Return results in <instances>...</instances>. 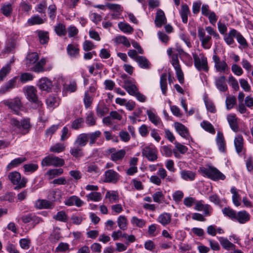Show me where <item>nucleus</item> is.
I'll return each instance as SVG.
<instances>
[{
	"instance_id": "c03bdc74",
	"label": "nucleus",
	"mask_w": 253,
	"mask_h": 253,
	"mask_svg": "<svg viewBox=\"0 0 253 253\" xmlns=\"http://www.w3.org/2000/svg\"><path fill=\"white\" fill-rule=\"evenodd\" d=\"M70 153L71 155L76 158L82 157L84 155L82 149L78 146L75 145V146L71 147Z\"/></svg>"
},
{
	"instance_id": "4be33fe9",
	"label": "nucleus",
	"mask_w": 253,
	"mask_h": 253,
	"mask_svg": "<svg viewBox=\"0 0 253 253\" xmlns=\"http://www.w3.org/2000/svg\"><path fill=\"white\" fill-rule=\"evenodd\" d=\"M65 205L68 206H76L77 207H82L84 203L78 196L73 195L67 198L64 202Z\"/></svg>"
},
{
	"instance_id": "4468645a",
	"label": "nucleus",
	"mask_w": 253,
	"mask_h": 253,
	"mask_svg": "<svg viewBox=\"0 0 253 253\" xmlns=\"http://www.w3.org/2000/svg\"><path fill=\"white\" fill-rule=\"evenodd\" d=\"M147 115L149 120L153 123L155 126L160 128H163L164 126L160 118L158 115L154 112L153 109L148 110L146 111Z\"/></svg>"
},
{
	"instance_id": "4c0bfd02",
	"label": "nucleus",
	"mask_w": 253,
	"mask_h": 253,
	"mask_svg": "<svg viewBox=\"0 0 253 253\" xmlns=\"http://www.w3.org/2000/svg\"><path fill=\"white\" fill-rule=\"evenodd\" d=\"M117 224L119 228L122 230H126L127 228L128 221L125 215H120L117 218Z\"/></svg>"
},
{
	"instance_id": "bf43d9fd",
	"label": "nucleus",
	"mask_w": 253,
	"mask_h": 253,
	"mask_svg": "<svg viewBox=\"0 0 253 253\" xmlns=\"http://www.w3.org/2000/svg\"><path fill=\"white\" fill-rule=\"evenodd\" d=\"M235 38L240 45L243 48L248 46V42L245 38L241 35V34L236 30Z\"/></svg>"
},
{
	"instance_id": "c85d7f7f",
	"label": "nucleus",
	"mask_w": 253,
	"mask_h": 253,
	"mask_svg": "<svg viewBox=\"0 0 253 253\" xmlns=\"http://www.w3.org/2000/svg\"><path fill=\"white\" fill-rule=\"evenodd\" d=\"M124 88L130 95L132 96L135 94L136 92L138 91V89L134 83L131 80L128 79L125 80Z\"/></svg>"
},
{
	"instance_id": "603ef678",
	"label": "nucleus",
	"mask_w": 253,
	"mask_h": 253,
	"mask_svg": "<svg viewBox=\"0 0 253 253\" xmlns=\"http://www.w3.org/2000/svg\"><path fill=\"white\" fill-rule=\"evenodd\" d=\"M160 83L162 93L164 95H166L167 90V82L166 74L164 73L161 75L160 77Z\"/></svg>"
},
{
	"instance_id": "2eb2a0df",
	"label": "nucleus",
	"mask_w": 253,
	"mask_h": 253,
	"mask_svg": "<svg viewBox=\"0 0 253 253\" xmlns=\"http://www.w3.org/2000/svg\"><path fill=\"white\" fill-rule=\"evenodd\" d=\"M24 94L27 100L30 102L38 99L37 90L33 86H28L24 88Z\"/></svg>"
},
{
	"instance_id": "473e14b6",
	"label": "nucleus",
	"mask_w": 253,
	"mask_h": 253,
	"mask_svg": "<svg viewBox=\"0 0 253 253\" xmlns=\"http://www.w3.org/2000/svg\"><path fill=\"white\" fill-rule=\"evenodd\" d=\"M236 33V30L231 29L228 34H224L223 39L228 45H230L234 43V38H235Z\"/></svg>"
},
{
	"instance_id": "f257e3e1",
	"label": "nucleus",
	"mask_w": 253,
	"mask_h": 253,
	"mask_svg": "<svg viewBox=\"0 0 253 253\" xmlns=\"http://www.w3.org/2000/svg\"><path fill=\"white\" fill-rule=\"evenodd\" d=\"M10 124L17 128L18 131L22 134H26L28 133L31 126L30 120L29 118H24L20 122L15 118H11Z\"/></svg>"
},
{
	"instance_id": "393cba45",
	"label": "nucleus",
	"mask_w": 253,
	"mask_h": 253,
	"mask_svg": "<svg viewBox=\"0 0 253 253\" xmlns=\"http://www.w3.org/2000/svg\"><path fill=\"white\" fill-rule=\"evenodd\" d=\"M174 126L176 132L182 137L188 138L189 136V133L187 128L183 124L180 123H175Z\"/></svg>"
},
{
	"instance_id": "f3484780",
	"label": "nucleus",
	"mask_w": 253,
	"mask_h": 253,
	"mask_svg": "<svg viewBox=\"0 0 253 253\" xmlns=\"http://www.w3.org/2000/svg\"><path fill=\"white\" fill-rule=\"evenodd\" d=\"M104 176V181L107 183H116L119 179V174L113 169L106 170Z\"/></svg>"
},
{
	"instance_id": "6e6552de",
	"label": "nucleus",
	"mask_w": 253,
	"mask_h": 253,
	"mask_svg": "<svg viewBox=\"0 0 253 253\" xmlns=\"http://www.w3.org/2000/svg\"><path fill=\"white\" fill-rule=\"evenodd\" d=\"M198 35L203 48L205 49H210L212 45L211 37L206 36L205 30L201 27L198 28Z\"/></svg>"
},
{
	"instance_id": "37998d69",
	"label": "nucleus",
	"mask_w": 253,
	"mask_h": 253,
	"mask_svg": "<svg viewBox=\"0 0 253 253\" xmlns=\"http://www.w3.org/2000/svg\"><path fill=\"white\" fill-rule=\"evenodd\" d=\"M88 139L89 140V143L90 145L94 144L97 138L101 135V132L100 130H96L94 132L87 133Z\"/></svg>"
},
{
	"instance_id": "6e6d98bb",
	"label": "nucleus",
	"mask_w": 253,
	"mask_h": 253,
	"mask_svg": "<svg viewBox=\"0 0 253 253\" xmlns=\"http://www.w3.org/2000/svg\"><path fill=\"white\" fill-rule=\"evenodd\" d=\"M96 119L92 112L86 114L85 117V123L88 126H93L96 125Z\"/></svg>"
},
{
	"instance_id": "680f3d73",
	"label": "nucleus",
	"mask_w": 253,
	"mask_h": 253,
	"mask_svg": "<svg viewBox=\"0 0 253 253\" xmlns=\"http://www.w3.org/2000/svg\"><path fill=\"white\" fill-rule=\"evenodd\" d=\"M130 222L133 225L139 228L144 227L146 223V222L143 219L138 218L136 216L132 217Z\"/></svg>"
},
{
	"instance_id": "1a4fd4ad",
	"label": "nucleus",
	"mask_w": 253,
	"mask_h": 253,
	"mask_svg": "<svg viewBox=\"0 0 253 253\" xmlns=\"http://www.w3.org/2000/svg\"><path fill=\"white\" fill-rule=\"evenodd\" d=\"M106 153L110 155V159L112 161L117 163L123 160L126 154V151L124 149L117 150L115 148H111L108 149Z\"/></svg>"
},
{
	"instance_id": "774afa93",
	"label": "nucleus",
	"mask_w": 253,
	"mask_h": 253,
	"mask_svg": "<svg viewBox=\"0 0 253 253\" xmlns=\"http://www.w3.org/2000/svg\"><path fill=\"white\" fill-rule=\"evenodd\" d=\"M54 30L56 33L60 36H64L66 34L65 26L61 23L55 26Z\"/></svg>"
},
{
	"instance_id": "0eeeda50",
	"label": "nucleus",
	"mask_w": 253,
	"mask_h": 253,
	"mask_svg": "<svg viewBox=\"0 0 253 253\" xmlns=\"http://www.w3.org/2000/svg\"><path fill=\"white\" fill-rule=\"evenodd\" d=\"M21 220L24 223H29L32 228H34L36 225L43 222L42 218L33 212L23 215Z\"/></svg>"
},
{
	"instance_id": "13d9d810",
	"label": "nucleus",
	"mask_w": 253,
	"mask_h": 253,
	"mask_svg": "<svg viewBox=\"0 0 253 253\" xmlns=\"http://www.w3.org/2000/svg\"><path fill=\"white\" fill-rule=\"evenodd\" d=\"M201 126L204 130L211 133L214 134L215 133V129L211 123L207 121L202 122L201 123Z\"/></svg>"
},
{
	"instance_id": "58836bf2",
	"label": "nucleus",
	"mask_w": 253,
	"mask_h": 253,
	"mask_svg": "<svg viewBox=\"0 0 253 253\" xmlns=\"http://www.w3.org/2000/svg\"><path fill=\"white\" fill-rule=\"evenodd\" d=\"M86 200L88 202H99L102 199V194L100 192H92L86 195Z\"/></svg>"
},
{
	"instance_id": "cd10ccee",
	"label": "nucleus",
	"mask_w": 253,
	"mask_h": 253,
	"mask_svg": "<svg viewBox=\"0 0 253 253\" xmlns=\"http://www.w3.org/2000/svg\"><path fill=\"white\" fill-rule=\"evenodd\" d=\"M250 219V214L246 211H242L237 212L234 221H237L240 224H245L249 221Z\"/></svg>"
},
{
	"instance_id": "a18cd8bd",
	"label": "nucleus",
	"mask_w": 253,
	"mask_h": 253,
	"mask_svg": "<svg viewBox=\"0 0 253 253\" xmlns=\"http://www.w3.org/2000/svg\"><path fill=\"white\" fill-rule=\"evenodd\" d=\"M232 194V201L234 205L238 207L241 205L240 196L238 193L237 189L235 187H232L230 190Z\"/></svg>"
},
{
	"instance_id": "ddd939ff",
	"label": "nucleus",
	"mask_w": 253,
	"mask_h": 253,
	"mask_svg": "<svg viewBox=\"0 0 253 253\" xmlns=\"http://www.w3.org/2000/svg\"><path fill=\"white\" fill-rule=\"evenodd\" d=\"M234 144L236 151L239 156L245 154L246 149L244 147V139L242 135L238 134L235 137Z\"/></svg>"
},
{
	"instance_id": "ea45409f",
	"label": "nucleus",
	"mask_w": 253,
	"mask_h": 253,
	"mask_svg": "<svg viewBox=\"0 0 253 253\" xmlns=\"http://www.w3.org/2000/svg\"><path fill=\"white\" fill-rule=\"evenodd\" d=\"M139 66L143 69H149L150 67L151 64L146 57L140 56L136 59Z\"/></svg>"
},
{
	"instance_id": "de8ad7c7",
	"label": "nucleus",
	"mask_w": 253,
	"mask_h": 253,
	"mask_svg": "<svg viewBox=\"0 0 253 253\" xmlns=\"http://www.w3.org/2000/svg\"><path fill=\"white\" fill-rule=\"evenodd\" d=\"M53 219L58 221L66 222L68 221V217L66 213L62 211H58L56 214L54 215L53 216Z\"/></svg>"
},
{
	"instance_id": "f03ea898",
	"label": "nucleus",
	"mask_w": 253,
	"mask_h": 253,
	"mask_svg": "<svg viewBox=\"0 0 253 253\" xmlns=\"http://www.w3.org/2000/svg\"><path fill=\"white\" fill-rule=\"evenodd\" d=\"M8 179L13 184L16 185L15 190H18L26 186L27 180L25 177L21 178L20 173L14 171L10 172L8 174Z\"/></svg>"
},
{
	"instance_id": "39448f33",
	"label": "nucleus",
	"mask_w": 253,
	"mask_h": 253,
	"mask_svg": "<svg viewBox=\"0 0 253 253\" xmlns=\"http://www.w3.org/2000/svg\"><path fill=\"white\" fill-rule=\"evenodd\" d=\"M201 171L208 178L214 181L223 180L225 179V176L214 167H210L209 169L203 168Z\"/></svg>"
},
{
	"instance_id": "a211bd4d",
	"label": "nucleus",
	"mask_w": 253,
	"mask_h": 253,
	"mask_svg": "<svg viewBox=\"0 0 253 253\" xmlns=\"http://www.w3.org/2000/svg\"><path fill=\"white\" fill-rule=\"evenodd\" d=\"M67 52L71 58H78L80 55V49L78 45L75 43L69 44L67 47Z\"/></svg>"
},
{
	"instance_id": "e2e57ef3",
	"label": "nucleus",
	"mask_w": 253,
	"mask_h": 253,
	"mask_svg": "<svg viewBox=\"0 0 253 253\" xmlns=\"http://www.w3.org/2000/svg\"><path fill=\"white\" fill-rule=\"evenodd\" d=\"M23 168L25 172L33 173L38 169L39 166L36 163H30L24 165Z\"/></svg>"
},
{
	"instance_id": "49530a36",
	"label": "nucleus",
	"mask_w": 253,
	"mask_h": 253,
	"mask_svg": "<svg viewBox=\"0 0 253 253\" xmlns=\"http://www.w3.org/2000/svg\"><path fill=\"white\" fill-rule=\"evenodd\" d=\"M84 119L82 118H77L72 122L71 127L75 130L82 128L84 126Z\"/></svg>"
},
{
	"instance_id": "9b49d317",
	"label": "nucleus",
	"mask_w": 253,
	"mask_h": 253,
	"mask_svg": "<svg viewBox=\"0 0 253 253\" xmlns=\"http://www.w3.org/2000/svg\"><path fill=\"white\" fill-rule=\"evenodd\" d=\"M143 156L146 158L149 161L154 162L157 158V150L153 146H145L142 150Z\"/></svg>"
},
{
	"instance_id": "09e8293b",
	"label": "nucleus",
	"mask_w": 253,
	"mask_h": 253,
	"mask_svg": "<svg viewBox=\"0 0 253 253\" xmlns=\"http://www.w3.org/2000/svg\"><path fill=\"white\" fill-rule=\"evenodd\" d=\"M118 27L120 30L125 33L131 34L133 32V28L126 23L120 22Z\"/></svg>"
},
{
	"instance_id": "3c124183",
	"label": "nucleus",
	"mask_w": 253,
	"mask_h": 253,
	"mask_svg": "<svg viewBox=\"0 0 253 253\" xmlns=\"http://www.w3.org/2000/svg\"><path fill=\"white\" fill-rule=\"evenodd\" d=\"M38 36L39 41L42 44H46L49 40L48 33L46 31H39Z\"/></svg>"
},
{
	"instance_id": "dca6fc26",
	"label": "nucleus",
	"mask_w": 253,
	"mask_h": 253,
	"mask_svg": "<svg viewBox=\"0 0 253 253\" xmlns=\"http://www.w3.org/2000/svg\"><path fill=\"white\" fill-rule=\"evenodd\" d=\"M194 209L198 211H203L205 215H210L212 209L208 204H204L203 200L196 201Z\"/></svg>"
},
{
	"instance_id": "72a5a7b5",
	"label": "nucleus",
	"mask_w": 253,
	"mask_h": 253,
	"mask_svg": "<svg viewBox=\"0 0 253 253\" xmlns=\"http://www.w3.org/2000/svg\"><path fill=\"white\" fill-rule=\"evenodd\" d=\"M26 161L27 158L24 157L15 158L12 160L7 166V169L10 170L13 168H16Z\"/></svg>"
},
{
	"instance_id": "5fc2aeb1",
	"label": "nucleus",
	"mask_w": 253,
	"mask_h": 253,
	"mask_svg": "<svg viewBox=\"0 0 253 253\" xmlns=\"http://www.w3.org/2000/svg\"><path fill=\"white\" fill-rule=\"evenodd\" d=\"M27 22L29 25H34L43 24L44 21L39 15H36L29 18Z\"/></svg>"
},
{
	"instance_id": "2f4dec72",
	"label": "nucleus",
	"mask_w": 253,
	"mask_h": 253,
	"mask_svg": "<svg viewBox=\"0 0 253 253\" xmlns=\"http://www.w3.org/2000/svg\"><path fill=\"white\" fill-rule=\"evenodd\" d=\"M217 239L223 248L226 250H235L236 246L230 242L227 238L218 237Z\"/></svg>"
},
{
	"instance_id": "20e7f679",
	"label": "nucleus",
	"mask_w": 253,
	"mask_h": 253,
	"mask_svg": "<svg viewBox=\"0 0 253 253\" xmlns=\"http://www.w3.org/2000/svg\"><path fill=\"white\" fill-rule=\"evenodd\" d=\"M64 160L53 154H50L44 157L42 161V167L54 166L62 167L64 165Z\"/></svg>"
},
{
	"instance_id": "69168bd1",
	"label": "nucleus",
	"mask_w": 253,
	"mask_h": 253,
	"mask_svg": "<svg viewBox=\"0 0 253 253\" xmlns=\"http://www.w3.org/2000/svg\"><path fill=\"white\" fill-rule=\"evenodd\" d=\"M106 7L110 10H113L115 12L121 14L123 10V8L120 4L115 3H107Z\"/></svg>"
},
{
	"instance_id": "7c9ffc66",
	"label": "nucleus",
	"mask_w": 253,
	"mask_h": 253,
	"mask_svg": "<svg viewBox=\"0 0 253 253\" xmlns=\"http://www.w3.org/2000/svg\"><path fill=\"white\" fill-rule=\"evenodd\" d=\"M31 103V108L33 109L38 110L40 117L44 115L43 103L39 98L34 100Z\"/></svg>"
},
{
	"instance_id": "052dcab7",
	"label": "nucleus",
	"mask_w": 253,
	"mask_h": 253,
	"mask_svg": "<svg viewBox=\"0 0 253 253\" xmlns=\"http://www.w3.org/2000/svg\"><path fill=\"white\" fill-rule=\"evenodd\" d=\"M39 59V56L37 53L32 52L29 53L27 56V64L30 65L35 63Z\"/></svg>"
},
{
	"instance_id": "338daca9",
	"label": "nucleus",
	"mask_w": 253,
	"mask_h": 253,
	"mask_svg": "<svg viewBox=\"0 0 253 253\" xmlns=\"http://www.w3.org/2000/svg\"><path fill=\"white\" fill-rule=\"evenodd\" d=\"M86 171L97 175L101 173L99 168L95 164H92L87 166Z\"/></svg>"
},
{
	"instance_id": "c9c22d12",
	"label": "nucleus",
	"mask_w": 253,
	"mask_h": 253,
	"mask_svg": "<svg viewBox=\"0 0 253 253\" xmlns=\"http://www.w3.org/2000/svg\"><path fill=\"white\" fill-rule=\"evenodd\" d=\"M13 62V60H10L7 64L3 66L0 70V82L2 81L6 75L11 70V64Z\"/></svg>"
},
{
	"instance_id": "a19ab883",
	"label": "nucleus",
	"mask_w": 253,
	"mask_h": 253,
	"mask_svg": "<svg viewBox=\"0 0 253 253\" xmlns=\"http://www.w3.org/2000/svg\"><path fill=\"white\" fill-rule=\"evenodd\" d=\"M181 177L186 181H193L195 178V173L190 170H183L180 172Z\"/></svg>"
},
{
	"instance_id": "9d476101",
	"label": "nucleus",
	"mask_w": 253,
	"mask_h": 253,
	"mask_svg": "<svg viewBox=\"0 0 253 253\" xmlns=\"http://www.w3.org/2000/svg\"><path fill=\"white\" fill-rule=\"evenodd\" d=\"M212 60L214 63V67L216 72L221 73H228L229 68L225 61L220 60L219 57L216 54L213 55Z\"/></svg>"
},
{
	"instance_id": "f704fd0d",
	"label": "nucleus",
	"mask_w": 253,
	"mask_h": 253,
	"mask_svg": "<svg viewBox=\"0 0 253 253\" xmlns=\"http://www.w3.org/2000/svg\"><path fill=\"white\" fill-rule=\"evenodd\" d=\"M190 13V10L186 4H182L181 9L180 11V14L182 21L184 23H186L188 21V15Z\"/></svg>"
},
{
	"instance_id": "e433bc0d",
	"label": "nucleus",
	"mask_w": 253,
	"mask_h": 253,
	"mask_svg": "<svg viewBox=\"0 0 253 253\" xmlns=\"http://www.w3.org/2000/svg\"><path fill=\"white\" fill-rule=\"evenodd\" d=\"M46 103L48 108L52 109L58 106V99L54 96H49L46 100Z\"/></svg>"
},
{
	"instance_id": "f8f14e48",
	"label": "nucleus",
	"mask_w": 253,
	"mask_h": 253,
	"mask_svg": "<svg viewBox=\"0 0 253 253\" xmlns=\"http://www.w3.org/2000/svg\"><path fill=\"white\" fill-rule=\"evenodd\" d=\"M171 63L175 70L179 82L180 84H183L184 83V75L179 65L178 56L176 55H172Z\"/></svg>"
},
{
	"instance_id": "7ed1b4c3",
	"label": "nucleus",
	"mask_w": 253,
	"mask_h": 253,
	"mask_svg": "<svg viewBox=\"0 0 253 253\" xmlns=\"http://www.w3.org/2000/svg\"><path fill=\"white\" fill-rule=\"evenodd\" d=\"M194 66L195 68L199 71L203 70L206 72L209 71V67L208 65L207 58L203 53H200L198 55L195 53H192Z\"/></svg>"
},
{
	"instance_id": "b1692460",
	"label": "nucleus",
	"mask_w": 253,
	"mask_h": 253,
	"mask_svg": "<svg viewBox=\"0 0 253 253\" xmlns=\"http://www.w3.org/2000/svg\"><path fill=\"white\" fill-rule=\"evenodd\" d=\"M54 205L52 202L39 199L35 202V207L37 209H51Z\"/></svg>"
},
{
	"instance_id": "a878e982",
	"label": "nucleus",
	"mask_w": 253,
	"mask_h": 253,
	"mask_svg": "<svg viewBox=\"0 0 253 253\" xmlns=\"http://www.w3.org/2000/svg\"><path fill=\"white\" fill-rule=\"evenodd\" d=\"M38 85L40 89L49 91L52 86V83L48 78L44 77L39 80Z\"/></svg>"
},
{
	"instance_id": "0e129e2a",
	"label": "nucleus",
	"mask_w": 253,
	"mask_h": 253,
	"mask_svg": "<svg viewBox=\"0 0 253 253\" xmlns=\"http://www.w3.org/2000/svg\"><path fill=\"white\" fill-rule=\"evenodd\" d=\"M117 43H121L127 47L130 46V43L127 38L124 36H119L116 37L115 41Z\"/></svg>"
},
{
	"instance_id": "8fccbe9b",
	"label": "nucleus",
	"mask_w": 253,
	"mask_h": 253,
	"mask_svg": "<svg viewBox=\"0 0 253 253\" xmlns=\"http://www.w3.org/2000/svg\"><path fill=\"white\" fill-rule=\"evenodd\" d=\"M222 211L225 216L228 217L232 220H235L237 214V212L235 211L228 207L223 208L222 210Z\"/></svg>"
},
{
	"instance_id": "5701e85b",
	"label": "nucleus",
	"mask_w": 253,
	"mask_h": 253,
	"mask_svg": "<svg viewBox=\"0 0 253 253\" xmlns=\"http://www.w3.org/2000/svg\"><path fill=\"white\" fill-rule=\"evenodd\" d=\"M167 23V18L164 12L161 9H159L157 12L155 19V24L157 27H161L163 25Z\"/></svg>"
},
{
	"instance_id": "4d7b16f0",
	"label": "nucleus",
	"mask_w": 253,
	"mask_h": 253,
	"mask_svg": "<svg viewBox=\"0 0 253 253\" xmlns=\"http://www.w3.org/2000/svg\"><path fill=\"white\" fill-rule=\"evenodd\" d=\"M236 103V98L233 96H228L225 100L226 108L229 110L233 108Z\"/></svg>"
},
{
	"instance_id": "412c9836",
	"label": "nucleus",
	"mask_w": 253,
	"mask_h": 253,
	"mask_svg": "<svg viewBox=\"0 0 253 253\" xmlns=\"http://www.w3.org/2000/svg\"><path fill=\"white\" fill-rule=\"evenodd\" d=\"M227 121L231 129L234 132H237L239 130L238 118L235 114H229L227 115Z\"/></svg>"
},
{
	"instance_id": "6ab92c4d",
	"label": "nucleus",
	"mask_w": 253,
	"mask_h": 253,
	"mask_svg": "<svg viewBox=\"0 0 253 253\" xmlns=\"http://www.w3.org/2000/svg\"><path fill=\"white\" fill-rule=\"evenodd\" d=\"M226 81V77L224 76L215 78V86L220 91L225 92L228 90Z\"/></svg>"
},
{
	"instance_id": "c756f323",
	"label": "nucleus",
	"mask_w": 253,
	"mask_h": 253,
	"mask_svg": "<svg viewBox=\"0 0 253 253\" xmlns=\"http://www.w3.org/2000/svg\"><path fill=\"white\" fill-rule=\"evenodd\" d=\"M87 133H83L78 135L76 139L74 142L75 146L80 147H84L88 141Z\"/></svg>"
},
{
	"instance_id": "79ce46f5",
	"label": "nucleus",
	"mask_w": 253,
	"mask_h": 253,
	"mask_svg": "<svg viewBox=\"0 0 253 253\" xmlns=\"http://www.w3.org/2000/svg\"><path fill=\"white\" fill-rule=\"evenodd\" d=\"M105 198L108 199L111 203L117 202L119 200L118 193L115 191H108L106 193Z\"/></svg>"
},
{
	"instance_id": "423d86ee",
	"label": "nucleus",
	"mask_w": 253,
	"mask_h": 253,
	"mask_svg": "<svg viewBox=\"0 0 253 253\" xmlns=\"http://www.w3.org/2000/svg\"><path fill=\"white\" fill-rule=\"evenodd\" d=\"M3 104L7 106L9 109L15 114L19 115L22 107V103L20 99L15 97L12 99H8L3 101Z\"/></svg>"
},
{
	"instance_id": "864d4df0",
	"label": "nucleus",
	"mask_w": 253,
	"mask_h": 253,
	"mask_svg": "<svg viewBox=\"0 0 253 253\" xmlns=\"http://www.w3.org/2000/svg\"><path fill=\"white\" fill-rule=\"evenodd\" d=\"M65 147L63 143H57L50 147L49 151L51 152L59 153L63 152L65 150Z\"/></svg>"
},
{
	"instance_id": "bb28decb",
	"label": "nucleus",
	"mask_w": 253,
	"mask_h": 253,
	"mask_svg": "<svg viewBox=\"0 0 253 253\" xmlns=\"http://www.w3.org/2000/svg\"><path fill=\"white\" fill-rule=\"evenodd\" d=\"M171 214L169 212H164L161 213L158 217L157 221L164 226L169 225L171 220Z\"/></svg>"
},
{
	"instance_id": "aec40b11",
	"label": "nucleus",
	"mask_w": 253,
	"mask_h": 253,
	"mask_svg": "<svg viewBox=\"0 0 253 253\" xmlns=\"http://www.w3.org/2000/svg\"><path fill=\"white\" fill-rule=\"evenodd\" d=\"M215 141L218 150L220 152L225 153L226 150V142L223 134L220 131L217 132Z\"/></svg>"
}]
</instances>
